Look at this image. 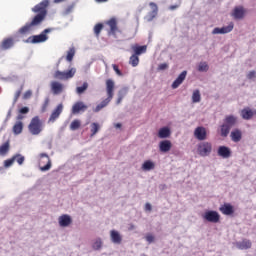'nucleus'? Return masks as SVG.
<instances>
[{
  "label": "nucleus",
  "instance_id": "1",
  "mask_svg": "<svg viewBox=\"0 0 256 256\" xmlns=\"http://www.w3.org/2000/svg\"><path fill=\"white\" fill-rule=\"evenodd\" d=\"M49 7V0H43L32 8V13H37L31 22H27L23 27L18 30L20 35H25L31 31L32 27H39L47 17V8Z\"/></svg>",
  "mask_w": 256,
  "mask_h": 256
},
{
  "label": "nucleus",
  "instance_id": "2",
  "mask_svg": "<svg viewBox=\"0 0 256 256\" xmlns=\"http://www.w3.org/2000/svg\"><path fill=\"white\" fill-rule=\"evenodd\" d=\"M238 118L237 116L231 114L226 115L223 119V124L220 126V135L221 137H228L231 129L237 125Z\"/></svg>",
  "mask_w": 256,
  "mask_h": 256
},
{
  "label": "nucleus",
  "instance_id": "3",
  "mask_svg": "<svg viewBox=\"0 0 256 256\" xmlns=\"http://www.w3.org/2000/svg\"><path fill=\"white\" fill-rule=\"evenodd\" d=\"M53 28L44 29L39 35H33L24 40V43H31L32 45H37V43H45L49 39L48 33H51Z\"/></svg>",
  "mask_w": 256,
  "mask_h": 256
},
{
  "label": "nucleus",
  "instance_id": "4",
  "mask_svg": "<svg viewBox=\"0 0 256 256\" xmlns=\"http://www.w3.org/2000/svg\"><path fill=\"white\" fill-rule=\"evenodd\" d=\"M28 131L31 135H39V133L43 131V122H41L39 116H35L31 119V122L28 125Z\"/></svg>",
  "mask_w": 256,
  "mask_h": 256
},
{
  "label": "nucleus",
  "instance_id": "5",
  "mask_svg": "<svg viewBox=\"0 0 256 256\" xmlns=\"http://www.w3.org/2000/svg\"><path fill=\"white\" fill-rule=\"evenodd\" d=\"M202 218L208 223H219L221 221V215L215 210H207L202 215Z\"/></svg>",
  "mask_w": 256,
  "mask_h": 256
},
{
  "label": "nucleus",
  "instance_id": "6",
  "mask_svg": "<svg viewBox=\"0 0 256 256\" xmlns=\"http://www.w3.org/2000/svg\"><path fill=\"white\" fill-rule=\"evenodd\" d=\"M75 73H77V69L71 68L67 71H56L54 73L55 79H60V81H65V79H73L75 77Z\"/></svg>",
  "mask_w": 256,
  "mask_h": 256
},
{
  "label": "nucleus",
  "instance_id": "7",
  "mask_svg": "<svg viewBox=\"0 0 256 256\" xmlns=\"http://www.w3.org/2000/svg\"><path fill=\"white\" fill-rule=\"evenodd\" d=\"M197 151L200 157H209L213 151V145L210 142H202L198 144Z\"/></svg>",
  "mask_w": 256,
  "mask_h": 256
},
{
  "label": "nucleus",
  "instance_id": "8",
  "mask_svg": "<svg viewBox=\"0 0 256 256\" xmlns=\"http://www.w3.org/2000/svg\"><path fill=\"white\" fill-rule=\"evenodd\" d=\"M39 169L42 172L49 171L51 169V158L49 157V154L47 153H41L40 154V160H39Z\"/></svg>",
  "mask_w": 256,
  "mask_h": 256
},
{
  "label": "nucleus",
  "instance_id": "9",
  "mask_svg": "<svg viewBox=\"0 0 256 256\" xmlns=\"http://www.w3.org/2000/svg\"><path fill=\"white\" fill-rule=\"evenodd\" d=\"M235 27L233 22H230L229 25L223 26L222 28L216 27L212 30V35H227V33H231Z\"/></svg>",
  "mask_w": 256,
  "mask_h": 256
},
{
  "label": "nucleus",
  "instance_id": "10",
  "mask_svg": "<svg viewBox=\"0 0 256 256\" xmlns=\"http://www.w3.org/2000/svg\"><path fill=\"white\" fill-rule=\"evenodd\" d=\"M89 109V106L83 101H78L72 106L71 113L72 115H79V113H85Z\"/></svg>",
  "mask_w": 256,
  "mask_h": 256
},
{
  "label": "nucleus",
  "instance_id": "11",
  "mask_svg": "<svg viewBox=\"0 0 256 256\" xmlns=\"http://www.w3.org/2000/svg\"><path fill=\"white\" fill-rule=\"evenodd\" d=\"M231 17H233L235 21H241L245 19V8L243 6L234 7L231 13Z\"/></svg>",
  "mask_w": 256,
  "mask_h": 256
},
{
  "label": "nucleus",
  "instance_id": "12",
  "mask_svg": "<svg viewBox=\"0 0 256 256\" xmlns=\"http://www.w3.org/2000/svg\"><path fill=\"white\" fill-rule=\"evenodd\" d=\"M149 6L151 7L152 11H150L145 17L144 19L148 22L151 23V21H153V19H155V17H157L158 13H159V7L157 6V4L155 2H150Z\"/></svg>",
  "mask_w": 256,
  "mask_h": 256
},
{
  "label": "nucleus",
  "instance_id": "13",
  "mask_svg": "<svg viewBox=\"0 0 256 256\" xmlns=\"http://www.w3.org/2000/svg\"><path fill=\"white\" fill-rule=\"evenodd\" d=\"M194 137L198 139V141H205L207 139V130L203 126H199L194 130Z\"/></svg>",
  "mask_w": 256,
  "mask_h": 256
},
{
  "label": "nucleus",
  "instance_id": "14",
  "mask_svg": "<svg viewBox=\"0 0 256 256\" xmlns=\"http://www.w3.org/2000/svg\"><path fill=\"white\" fill-rule=\"evenodd\" d=\"M232 151L231 148L227 147V146H219L218 150H217V155L219 157H222V159H229V157H231L232 155Z\"/></svg>",
  "mask_w": 256,
  "mask_h": 256
},
{
  "label": "nucleus",
  "instance_id": "15",
  "mask_svg": "<svg viewBox=\"0 0 256 256\" xmlns=\"http://www.w3.org/2000/svg\"><path fill=\"white\" fill-rule=\"evenodd\" d=\"M110 241L114 243V245H121L123 243V236L117 230L110 231Z\"/></svg>",
  "mask_w": 256,
  "mask_h": 256
},
{
  "label": "nucleus",
  "instance_id": "16",
  "mask_svg": "<svg viewBox=\"0 0 256 256\" xmlns=\"http://www.w3.org/2000/svg\"><path fill=\"white\" fill-rule=\"evenodd\" d=\"M61 113H63V104H59L51 113L50 117H49V123H55V121H57V119H59V115H61Z\"/></svg>",
  "mask_w": 256,
  "mask_h": 256
},
{
  "label": "nucleus",
  "instance_id": "17",
  "mask_svg": "<svg viewBox=\"0 0 256 256\" xmlns=\"http://www.w3.org/2000/svg\"><path fill=\"white\" fill-rule=\"evenodd\" d=\"M186 78H187V70H184L179 74V76L172 83L171 85L172 89H177L183 83V81H185Z\"/></svg>",
  "mask_w": 256,
  "mask_h": 256
},
{
  "label": "nucleus",
  "instance_id": "18",
  "mask_svg": "<svg viewBox=\"0 0 256 256\" xmlns=\"http://www.w3.org/2000/svg\"><path fill=\"white\" fill-rule=\"evenodd\" d=\"M60 227H69L71 223H73V220L71 219V216L64 214L59 217L58 219Z\"/></svg>",
  "mask_w": 256,
  "mask_h": 256
},
{
  "label": "nucleus",
  "instance_id": "19",
  "mask_svg": "<svg viewBox=\"0 0 256 256\" xmlns=\"http://www.w3.org/2000/svg\"><path fill=\"white\" fill-rule=\"evenodd\" d=\"M219 211L223 213V215H233L235 213V209L233 208V205L229 203H224L220 208Z\"/></svg>",
  "mask_w": 256,
  "mask_h": 256
},
{
  "label": "nucleus",
  "instance_id": "20",
  "mask_svg": "<svg viewBox=\"0 0 256 256\" xmlns=\"http://www.w3.org/2000/svg\"><path fill=\"white\" fill-rule=\"evenodd\" d=\"M115 89V82L112 79L106 80V93L107 96L113 99V91Z\"/></svg>",
  "mask_w": 256,
  "mask_h": 256
},
{
  "label": "nucleus",
  "instance_id": "21",
  "mask_svg": "<svg viewBox=\"0 0 256 256\" xmlns=\"http://www.w3.org/2000/svg\"><path fill=\"white\" fill-rule=\"evenodd\" d=\"M172 144L169 140H162L159 143V150L161 153H169L171 151Z\"/></svg>",
  "mask_w": 256,
  "mask_h": 256
},
{
  "label": "nucleus",
  "instance_id": "22",
  "mask_svg": "<svg viewBox=\"0 0 256 256\" xmlns=\"http://www.w3.org/2000/svg\"><path fill=\"white\" fill-rule=\"evenodd\" d=\"M51 91L54 95H60V93H63V84L57 81L51 82Z\"/></svg>",
  "mask_w": 256,
  "mask_h": 256
},
{
  "label": "nucleus",
  "instance_id": "23",
  "mask_svg": "<svg viewBox=\"0 0 256 256\" xmlns=\"http://www.w3.org/2000/svg\"><path fill=\"white\" fill-rule=\"evenodd\" d=\"M230 137L233 143H239L243 137V134L241 133V130L236 128L231 132Z\"/></svg>",
  "mask_w": 256,
  "mask_h": 256
},
{
  "label": "nucleus",
  "instance_id": "24",
  "mask_svg": "<svg viewBox=\"0 0 256 256\" xmlns=\"http://www.w3.org/2000/svg\"><path fill=\"white\" fill-rule=\"evenodd\" d=\"M127 93H129V87H123L118 91V98L116 101V105H120L121 101L127 97Z\"/></svg>",
  "mask_w": 256,
  "mask_h": 256
},
{
  "label": "nucleus",
  "instance_id": "25",
  "mask_svg": "<svg viewBox=\"0 0 256 256\" xmlns=\"http://www.w3.org/2000/svg\"><path fill=\"white\" fill-rule=\"evenodd\" d=\"M252 245L253 244L251 243V240L247 239H244L236 243L237 249H241L242 251L245 249H251Z\"/></svg>",
  "mask_w": 256,
  "mask_h": 256
},
{
  "label": "nucleus",
  "instance_id": "26",
  "mask_svg": "<svg viewBox=\"0 0 256 256\" xmlns=\"http://www.w3.org/2000/svg\"><path fill=\"white\" fill-rule=\"evenodd\" d=\"M112 99H113V98L107 96L106 99H104L101 103H99V104L95 107V109L93 110L94 113H99V111H101V109H105V107H107V105H109V103H111V100H112Z\"/></svg>",
  "mask_w": 256,
  "mask_h": 256
},
{
  "label": "nucleus",
  "instance_id": "27",
  "mask_svg": "<svg viewBox=\"0 0 256 256\" xmlns=\"http://www.w3.org/2000/svg\"><path fill=\"white\" fill-rule=\"evenodd\" d=\"M158 137L159 139H167L168 137H171V129L169 127H162L158 131Z\"/></svg>",
  "mask_w": 256,
  "mask_h": 256
},
{
  "label": "nucleus",
  "instance_id": "28",
  "mask_svg": "<svg viewBox=\"0 0 256 256\" xmlns=\"http://www.w3.org/2000/svg\"><path fill=\"white\" fill-rule=\"evenodd\" d=\"M240 115H241L242 119L249 121V120L253 119V110H251L250 108H244L241 110Z\"/></svg>",
  "mask_w": 256,
  "mask_h": 256
},
{
  "label": "nucleus",
  "instance_id": "29",
  "mask_svg": "<svg viewBox=\"0 0 256 256\" xmlns=\"http://www.w3.org/2000/svg\"><path fill=\"white\" fill-rule=\"evenodd\" d=\"M153 169H155V162H153L151 160H146L142 164L143 171H153Z\"/></svg>",
  "mask_w": 256,
  "mask_h": 256
},
{
  "label": "nucleus",
  "instance_id": "30",
  "mask_svg": "<svg viewBox=\"0 0 256 256\" xmlns=\"http://www.w3.org/2000/svg\"><path fill=\"white\" fill-rule=\"evenodd\" d=\"M10 144H9V140L6 141L4 144H2L0 146V156L1 157H5V155H7V153H9V149H10Z\"/></svg>",
  "mask_w": 256,
  "mask_h": 256
},
{
  "label": "nucleus",
  "instance_id": "31",
  "mask_svg": "<svg viewBox=\"0 0 256 256\" xmlns=\"http://www.w3.org/2000/svg\"><path fill=\"white\" fill-rule=\"evenodd\" d=\"M13 133L14 135H21L23 133V122L18 121L13 126Z\"/></svg>",
  "mask_w": 256,
  "mask_h": 256
},
{
  "label": "nucleus",
  "instance_id": "32",
  "mask_svg": "<svg viewBox=\"0 0 256 256\" xmlns=\"http://www.w3.org/2000/svg\"><path fill=\"white\" fill-rule=\"evenodd\" d=\"M87 89H89V83L84 82L82 84V86L76 87V95H83V93H85V91H87Z\"/></svg>",
  "mask_w": 256,
  "mask_h": 256
},
{
  "label": "nucleus",
  "instance_id": "33",
  "mask_svg": "<svg viewBox=\"0 0 256 256\" xmlns=\"http://www.w3.org/2000/svg\"><path fill=\"white\" fill-rule=\"evenodd\" d=\"M102 247H103V240L101 238H97L92 244V249L94 251H101Z\"/></svg>",
  "mask_w": 256,
  "mask_h": 256
},
{
  "label": "nucleus",
  "instance_id": "34",
  "mask_svg": "<svg viewBox=\"0 0 256 256\" xmlns=\"http://www.w3.org/2000/svg\"><path fill=\"white\" fill-rule=\"evenodd\" d=\"M201 102V91L199 89H196L193 91L192 94V103H200Z\"/></svg>",
  "mask_w": 256,
  "mask_h": 256
},
{
  "label": "nucleus",
  "instance_id": "35",
  "mask_svg": "<svg viewBox=\"0 0 256 256\" xmlns=\"http://www.w3.org/2000/svg\"><path fill=\"white\" fill-rule=\"evenodd\" d=\"M90 127H91L90 137H95V135L99 133V129H100L99 123L93 122Z\"/></svg>",
  "mask_w": 256,
  "mask_h": 256
},
{
  "label": "nucleus",
  "instance_id": "36",
  "mask_svg": "<svg viewBox=\"0 0 256 256\" xmlns=\"http://www.w3.org/2000/svg\"><path fill=\"white\" fill-rule=\"evenodd\" d=\"M108 25L110 27L111 33H115L117 31V20L115 18H111L108 21Z\"/></svg>",
  "mask_w": 256,
  "mask_h": 256
},
{
  "label": "nucleus",
  "instance_id": "37",
  "mask_svg": "<svg viewBox=\"0 0 256 256\" xmlns=\"http://www.w3.org/2000/svg\"><path fill=\"white\" fill-rule=\"evenodd\" d=\"M134 55H142V53H145L147 51V46H136L133 47Z\"/></svg>",
  "mask_w": 256,
  "mask_h": 256
},
{
  "label": "nucleus",
  "instance_id": "38",
  "mask_svg": "<svg viewBox=\"0 0 256 256\" xmlns=\"http://www.w3.org/2000/svg\"><path fill=\"white\" fill-rule=\"evenodd\" d=\"M81 127V120L75 119L70 124V131H77Z\"/></svg>",
  "mask_w": 256,
  "mask_h": 256
},
{
  "label": "nucleus",
  "instance_id": "39",
  "mask_svg": "<svg viewBox=\"0 0 256 256\" xmlns=\"http://www.w3.org/2000/svg\"><path fill=\"white\" fill-rule=\"evenodd\" d=\"M198 71L200 73H207V71H209V64H207V62H200L198 65Z\"/></svg>",
  "mask_w": 256,
  "mask_h": 256
},
{
  "label": "nucleus",
  "instance_id": "40",
  "mask_svg": "<svg viewBox=\"0 0 256 256\" xmlns=\"http://www.w3.org/2000/svg\"><path fill=\"white\" fill-rule=\"evenodd\" d=\"M14 161L18 163V165H23L25 163V156L22 154L16 153L13 155Z\"/></svg>",
  "mask_w": 256,
  "mask_h": 256
},
{
  "label": "nucleus",
  "instance_id": "41",
  "mask_svg": "<svg viewBox=\"0 0 256 256\" xmlns=\"http://www.w3.org/2000/svg\"><path fill=\"white\" fill-rule=\"evenodd\" d=\"M129 63L132 67H137V65H139V56L137 54H133L130 57Z\"/></svg>",
  "mask_w": 256,
  "mask_h": 256
},
{
  "label": "nucleus",
  "instance_id": "42",
  "mask_svg": "<svg viewBox=\"0 0 256 256\" xmlns=\"http://www.w3.org/2000/svg\"><path fill=\"white\" fill-rule=\"evenodd\" d=\"M73 9H75V3H72L69 5L62 13L64 17H67V15H70V13H73Z\"/></svg>",
  "mask_w": 256,
  "mask_h": 256
},
{
  "label": "nucleus",
  "instance_id": "43",
  "mask_svg": "<svg viewBox=\"0 0 256 256\" xmlns=\"http://www.w3.org/2000/svg\"><path fill=\"white\" fill-rule=\"evenodd\" d=\"M73 57H75V48H70L67 52L66 60L71 62L73 61Z\"/></svg>",
  "mask_w": 256,
  "mask_h": 256
},
{
  "label": "nucleus",
  "instance_id": "44",
  "mask_svg": "<svg viewBox=\"0 0 256 256\" xmlns=\"http://www.w3.org/2000/svg\"><path fill=\"white\" fill-rule=\"evenodd\" d=\"M102 30H103V24L98 23L94 26V33H95V35H97V37H99Z\"/></svg>",
  "mask_w": 256,
  "mask_h": 256
},
{
  "label": "nucleus",
  "instance_id": "45",
  "mask_svg": "<svg viewBox=\"0 0 256 256\" xmlns=\"http://www.w3.org/2000/svg\"><path fill=\"white\" fill-rule=\"evenodd\" d=\"M21 91H23V86H21V88L15 93L13 104H12L13 107H15V103H17V101L19 100V97H21Z\"/></svg>",
  "mask_w": 256,
  "mask_h": 256
},
{
  "label": "nucleus",
  "instance_id": "46",
  "mask_svg": "<svg viewBox=\"0 0 256 256\" xmlns=\"http://www.w3.org/2000/svg\"><path fill=\"white\" fill-rule=\"evenodd\" d=\"M13 163H15V158H13V156L10 159H7L4 161V167L6 169H9V167H11V165H13Z\"/></svg>",
  "mask_w": 256,
  "mask_h": 256
},
{
  "label": "nucleus",
  "instance_id": "47",
  "mask_svg": "<svg viewBox=\"0 0 256 256\" xmlns=\"http://www.w3.org/2000/svg\"><path fill=\"white\" fill-rule=\"evenodd\" d=\"M145 240L147 241V243H149V245H151V243L155 242V236H153V234L148 233L145 236Z\"/></svg>",
  "mask_w": 256,
  "mask_h": 256
},
{
  "label": "nucleus",
  "instance_id": "48",
  "mask_svg": "<svg viewBox=\"0 0 256 256\" xmlns=\"http://www.w3.org/2000/svg\"><path fill=\"white\" fill-rule=\"evenodd\" d=\"M49 101H50L49 97L45 98V101H44V103L42 105V109H41L42 113H45V111H47V107H49Z\"/></svg>",
  "mask_w": 256,
  "mask_h": 256
},
{
  "label": "nucleus",
  "instance_id": "49",
  "mask_svg": "<svg viewBox=\"0 0 256 256\" xmlns=\"http://www.w3.org/2000/svg\"><path fill=\"white\" fill-rule=\"evenodd\" d=\"M112 68L114 69L116 75H118L119 77H123V72H121V70L119 69V66H117L116 64H113Z\"/></svg>",
  "mask_w": 256,
  "mask_h": 256
},
{
  "label": "nucleus",
  "instance_id": "50",
  "mask_svg": "<svg viewBox=\"0 0 256 256\" xmlns=\"http://www.w3.org/2000/svg\"><path fill=\"white\" fill-rule=\"evenodd\" d=\"M179 7H181V0H178V3H177V4L170 5V6H169V10H170V11H175V9H179Z\"/></svg>",
  "mask_w": 256,
  "mask_h": 256
},
{
  "label": "nucleus",
  "instance_id": "51",
  "mask_svg": "<svg viewBox=\"0 0 256 256\" xmlns=\"http://www.w3.org/2000/svg\"><path fill=\"white\" fill-rule=\"evenodd\" d=\"M19 113H20L21 115H27V113H29V107L24 106V107L20 108V109H19Z\"/></svg>",
  "mask_w": 256,
  "mask_h": 256
},
{
  "label": "nucleus",
  "instance_id": "52",
  "mask_svg": "<svg viewBox=\"0 0 256 256\" xmlns=\"http://www.w3.org/2000/svg\"><path fill=\"white\" fill-rule=\"evenodd\" d=\"M166 69H169V65L167 63H162L158 66L159 71H165Z\"/></svg>",
  "mask_w": 256,
  "mask_h": 256
},
{
  "label": "nucleus",
  "instance_id": "53",
  "mask_svg": "<svg viewBox=\"0 0 256 256\" xmlns=\"http://www.w3.org/2000/svg\"><path fill=\"white\" fill-rule=\"evenodd\" d=\"M31 95H33V92L28 90L24 93L23 99H30Z\"/></svg>",
  "mask_w": 256,
  "mask_h": 256
},
{
  "label": "nucleus",
  "instance_id": "54",
  "mask_svg": "<svg viewBox=\"0 0 256 256\" xmlns=\"http://www.w3.org/2000/svg\"><path fill=\"white\" fill-rule=\"evenodd\" d=\"M13 105H12V107L8 110V113H7V115H6V119H5V121H8V120H10L11 119V113H13Z\"/></svg>",
  "mask_w": 256,
  "mask_h": 256
},
{
  "label": "nucleus",
  "instance_id": "55",
  "mask_svg": "<svg viewBox=\"0 0 256 256\" xmlns=\"http://www.w3.org/2000/svg\"><path fill=\"white\" fill-rule=\"evenodd\" d=\"M255 75H256L255 70H252V71H250V72L247 74V79H253V78H255Z\"/></svg>",
  "mask_w": 256,
  "mask_h": 256
},
{
  "label": "nucleus",
  "instance_id": "56",
  "mask_svg": "<svg viewBox=\"0 0 256 256\" xmlns=\"http://www.w3.org/2000/svg\"><path fill=\"white\" fill-rule=\"evenodd\" d=\"M153 210V207L151 206L150 203H146L145 204V211H152Z\"/></svg>",
  "mask_w": 256,
  "mask_h": 256
},
{
  "label": "nucleus",
  "instance_id": "57",
  "mask_svg": "<svg viewBox=\"0 0 256 256\" xmlns=\"http://www.w3.org/2000/svg\"><path fill=\"white\" fill-rule=\"evenodd\" d=\"M17 121H22V119H25V116L23 114L19 113L16 117Z\"/></svg>",
  "mask_w": 256,
  "mask_h": 256
},
{
  "label": "nucleus",
  "instance_id": "58",
  "mask_svg": "<svg viewBox=\"0 0 256 256\" xmlns=\"http://www.w3.org/2000/svg\"><path fill=\"white\" fill-rule=\"evenodd\" d=\"M122 126H123V125H122L121 123H116V124H114V127H115L116 129H121Z\"/></svg>",
  "mask_w": 256,
  "mask_h": 256
},
{
  "label": "nucleus",
  "instance_id": "59",
  "mask_svg": "<svg viewBox=\"0 0 256 256\" xmlns=\"http://www.w3.org/2000/svg\"><path fill=\"white\" fill-rule=\"evenodd\" d=\"M96 1V3H107V1H109V0H95Z\"/></svg>",
  "mask_w": 256,
  "mask_h": 256
},
{
  "label": "nucleus",
  "instance_id": "60",
  "mask_svg": "<svg viewBox=\"0 0 256 256\" xmlns=\"http://www.w3.org/2000/svg\"><path fill=\"white\" fill-rule=\"evenodd\" d=\"M64 0H54V3H61L63 2Z\"/></svg>",
  "mask_w": 256,
  "mask_h": 256
}]
</instances>
